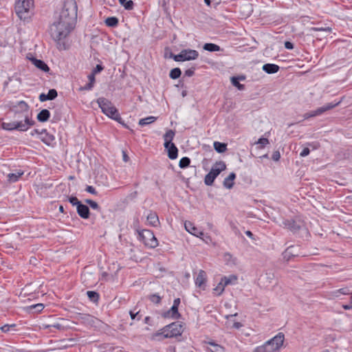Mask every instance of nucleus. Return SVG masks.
Listing matches in <instances>:
<instances>
[{
  "mask_svg": "<svg viewBox=\"0 0 352 352\" xmlns=\"http://www.w3.org/2000/svg\"><path fill=\"white\" fill-rule=\"evenodd\" d=\"M78 6L75 0H65L58 19L50 26L51 36L56 41L65 38L75 28Z\"/></svg>",
  "mask_w": 352,
  "mask_h": 352,
  "instance_id": "f257e3e1",
  "label": "nucleus"
},
{
  "mask_svg": "<svg viewBox=\"0 0 352 352\" xmlns=\"http://www.w3.org/2000/svg\"><path fill=\"white\" fill-rule=\"evenodd\" d=\"M184 331L183 322H174L164 326L152 335V340L162 342L165 338H173L181 336Z\"/></svg>",
  "mask_w": 352,
  "mask_h": 352,
  "instance_id": "f03ea898",
  "label": "nucleus"
},
{
  "mask_svg": "<svg viewBox=\"0 0 352 352\" xmlns=\"http://www.w3.org/2000/svg\"><path fill=\"white\" fill-rule=\"evenodd\" d=\"M96 102L104 114L118 122L124 124L118 110L109 100L104 97H100L97 99Z\"/></svg>",
  "mask_w": 352,
  "mask_h": 352,
  "instance_id": "7ed1b4c3",
  "label": "nucleus"
},
{
  "mask_svg": "<svg viewBox=\"0 0 352 352\" xmlns=\"http://www.w3.org/2000/svg\"><path fill=\"white\" fill-rule=\"evenodd\" d=\"M35 124L34 120L31 118L25 117V122H23V120L12 121V122H1L0 123V127L6 131H14L16 130L21 132L27 131L32 126Z\"/></svg>",
  "mask_w": 352,
  "mask_h": 352,
  "instance_id": "20e7f679",
  "label": "nucleus"
},
{
  "mask_svg": "<svg viewBox=\"0 0 352 352\" xmlns=\"http://www.w3.org/2000/svg\"><path fill=\"white\" fill-rule=\"evenodd\" d=\"M30 107L28 104L23 101H19L16 104H13L10 107V111L14 113V118L21 120L23 119V122H25V117L30 118L29 116Z\"/></svg>",
  "mask_w": 352,
  "mask_h": 352,
  "instance_id": "39448f33",
  "label": "nucleus"
},
{
  "mask_svg": "<svg viewBox=\"0 0 352 352\" xmlns=\"http://www.w3.org/2000/svg\"><path fill=\"white\" fill-rule=\"evenodd\" d=\"M226 165L224 162H217L212 167L210 171L205 176L204 182L207 186H211L215 178L225 169Z\"/></svg>",
  "mask_w": 352,
  "mask_h": 352,
  "instance_id": "423d86ee",
  "label": "nucleus"
},
{
  "mask_svg": "<svg viewBox=\"0 0 352 352\" xmlns=\"http://www.w3.org/2000/svg\"><path fill=\"white\" fill-rule=\"evenodd\" d=\"M199 57V52L195 50L184 49L179 54L175 55L170 53V58L176 62L196 60Z\"/></svg>",
  "mask_w": 352,
  "mask_h": 352,
  "instance_id": "0eeeda50",
  "label": "nucleus"
},
{
  "mask_svg": "<svg viewBox=\"0 0 352 352\" xmlns=\"http://www.w3.org/2000/svg\"><path fill=\"white\" fill-rule=\"evenodd\" d=\"M139 239L149 248H155L158 246V241L153 231L147 229L138 232Z\"/></svg>",
  "mask_w": 352,
  "mask_h": 352,
  "instance_id": "6e6552de",
  "label": "nucleus"
},
{
  "mask_svg": "<svg viewBox=\"0 0 352 352\" xmlns=\"http://www.w3.org/2000/svg\"><path fill=\"white\" fill-rule=\"evenodd\" d=\"M76 318L80 323L89 327L100 328L102 324L100 320L89 314L80 313Z\"/></svg>",
  "mask_w": 352,
  "mask_h": 352,
  "instance_id": "1a4fd4ad",
  "label": "nucleus"
},
{
  "mask_svg": "<svg viewBox=\"0 0 352 352\" xmlns=\"http://www.w3.org/2000/svg\"><path fill=\"white\" fill-rule=\"evenodd\" d=\"M33 6L34 0H16L14 9L16 14L22 19L23 17L25 18L23 15L28 13Z\"/></svg>",
  "mask_w": 352,
  "mask_h": 352,
  "instance_id": "9d476101",
  "label": "nucleus"
},
{
  "mask_svg": "<svg viewBox=\"0 0 352 352\" xmlns=\"http://www.w3.org/2000/svg\"><path fill=\"white\" fill-rule=\"evenodd\" d=\"M339 103L340 102H336L335 104L331 103H331H328V104H327L326 105H324L323 107L318 108L315 111H309V112L305 113L303 115V118H304L305 120H307V119H309L310 118H313V117H315V116H318L322 115L325 111H327L328 110H330V109L336 107V106H338L339 104Z\"/></svg>",
  "mask_w": 352,
  "mask_h": 352,
  "instance_id": "9b49d317",
  "label": "nucleus"
},
{
  "mask_svg": "<svg viewBox=\"0 0 352 352\" xmlns=\"http://www.w3.org/2000/svg\"><path fill=\"white\" fill-rule=\"evenodd\" d=\"M285 340V336L283 333H278L274 338L267 340L270 342L269 346L272 349V352H279L280 348L283 345Z\"/></svg>",
  "mask_w": 352,
  "mask_h": 352,
  "instance_id": "f8f14e48",
  "label": "nucleus"
},
{
  "mask_svg": "<svg viewBox=\"0 0 352 352\" xmlns=\"http://www.w3.org/2000/svg\"><path fill=\"white\" fill-rule=\"evenodd\" d=\"M207 281V275L206 272L203 270H200L198 272V274L195 278V285L200 289H205Z\"/></svg>",
  "mask_w": 352,
  "mask_h": 352,
  "instance_id": "ddd939ff",
  "label": "nucleus"
},
{
  "mask_svg": "<svg viewBox=\"0 0 352 352\" xmlns=\"http://www.w3.org/2000/svg\"><path fill=\"white\" fill-rule=\"evenodd\" d=\"M283 225L285 228L289 230L292 232H298L301 227L300 223L293 219H284L283 221Z\"/></svg>",
  "mask_w": 352,
  "mask_h": 352,
  "instance_id": "4468645a",
  "label": "nucleus"
},
{
  "mask_svg": "<svg viewBox=\"0 0 352 352\" xmlns=\"http://www.w3.org/2000/svg\"><path fill=\"white\" fill-rule=\"evenodd\" d=\"M184 226L186 231L195 236L201 237V236L204 235V233L196 228L195 225L190 221H186Z\"/></svg>",
  "mask_w": 352,
  "mask_h": 352,
  "instance_id": "2eb2a0df",
  "label": "nucleus"
},
{
  "mask_svg": "<svg viewBox=\"0 0 352 352\" xmlns=\"http://www.w3.org/2000/svg\"><path fill=\"white\" fill-rule=\"evenodd\" d=\"M78 214L84 219H87L90 216V210L87 205L82 204V202L76 207Z\"/></svg>",
  "mask_w": 352,
  "mask_h": 352,
  "instance_id": "dca6fc26",
  "label": "nucleus"
},
{
  "mask_svg": "<svg viewBox=\"0 0 352 352\" xmlns=\"http://www.w3.org/2000/svg\"><path fill=\"white\" fill-rule=\"evenodd\" d=\"M40 140L46 145L53 146L55 144V137L54 135L49 133L45 129V133L41 135Z\"/></svg>",
  "mask_w": 352,
  "mask_h": 352,
  "instance_id": "f3484780",
  "label": "nucleus"
},
{
  "mask_svg": "<svg viewBox=\"0 0 352 352\" xmlns=\"http://www.w3.org/2000/svg\"><path fill=\"white\" fill-rule=\"evenodd\" d=\"M162 316L165 318H170L177 320L179 319L182 316L178 311V307L172 306L169 310L162 314Z\"/></svg>",
  "mask_w": 352,
  "mask_h": 352,
  "instance_id": "a211bd4d",
  "label": "nucleus"
},
{
  "mask_svg": "<svg viewBox=\"0 0 352 352\" xmlns=\"http://www.w3.org/2000/svg\"><path fill=\"white\" fill-rule=\"evenodd\" d=\"M148 224L153 227H157L160 225V220L156 212L150 211L146 217Z\"/></svg>",
  "mask_w": 352,
  "mask_h": 352,
  "instance_id": "6ab92c4d",
  "label": "nucleus"
},
{
  "mask_svg": "<svg viewBox=\"0 0 352 352\" xmlns=\"http://www.w3.org/2000/svg\"><path fill=\"white\" fill-rule=\"evenodd\" d=\"M168 152V157L170 160H175L178 156V148L174 143L170 144L168 146H164Z\"/></svg>",
  "mask_w": 352,
  "mask_h": 352,
  "instance_id": "aec40b11",
  "label": "nucleus"
},
{
  "mask_svg": "<svg viewBox=\"0 0 352 352\" xmlns=\"http://www.w3.org/2000/svg\"><path fill=\"white\" fill-rule=\"evenodd\" d=\"M279 69L280 67L276 64L266 63L263 66V70L270 74L278 72Z\"/></svg>",
  "mask_w": 352,
  "mask_h": 352,
  "instance_id": "412c9836",
  "label": "nucleus"
},
{
  "mask_svg": "<svg viewBox=\"0 0 352 352\" xmlns=\"http://www.w3.org/2000/svg\"><path fill=\"white\" fill-rule=\"evenodd\" d=\"M32 63L34 65L41 71H43L45 72H47L50 71V67L48 65L42 60L36 59L34 58L32 59Z\"/></svg>",
  "mask_w": 352,
  "mask_h": 352,
  "instance_id": "4be33fe9",
  "label": "nucleus"
},
{
  "mask_svg": "<svg viewBox=\"0 0 352 352\" xmlns=\"http://www.w3.org/2000/svg\"><path fill=\"white\" fill-rule=\"evenodd\" d=\"M24 174V171L22 170H16L14 173H9L7 175L8 181L10 183H14L17 182L19 178Z\"/></svg>",
  "mask_w": 352,
  "mask_h": 352,
  "instance_id": "5701e85b",
  "label": "nucleus"
},
{
  "mask_svg": "<svg viewBox=\"0 0 352 352\" xmlns=\"http://www.w3.org/2000/svg\"><path fill=\"white\" fill-rule=\"evenodd\" d=\"M175 135V133L172 129H168V131H166V132L164 135V146H168L170 144L173 143V140L174 139Z\"/></svg>",
  "mask_w": 352,
  "mask_h": 352,
  "instance_id": "b1692460",
  "label": "nucleus"
},
{
  "mask_svg": "<svg viewBox=\"0 0 352 352\" xmlns=\"http://www.w3.org/2000/svg\"><path fill=\"white\" fill-rule=\"evenodd\" d=\"M245 79V77L243 76H233L231 78V82L233 86L236 87L239 90H244L245 89V85L243 84H241L239 82V80H244Z\"/></svg>",
  "mask_w": 352,
  "mask_h": 352,
  "instance_id": "393cba45",
  "label": "nucleus"
},
{
  "mask_svg": "<svg viewBox=\"0 0 352 352\" xmlns=\"http://www.w3.org/2000/svg\"><path fill=\"white\" fill-rule=\"evenodd\" d=\"M236 178V174L234 173H231L230 175L225 178L223 181V186L226 188L230 189L234 186V180Z\"/></svg>",
  "mask_w": 352,
  "mask_h": 352,
  "instance_id": "a878e982",
  "label": "nucleus"
},
{
  "mask_svg": "<svg viewBox=\"0 0 352 352\" xmlns=\"http://www.w3.org/2000/svg\"><path fill=\"white\" fill-rule=\"evenodd\" d=\"M50 117V112L49 110L44 109H42L37 115L36 118L41 122H45L49 120Z\"/></svg>",
  "mask_w": 352,
  "mask_h": 352,
  "instance_id": "bb28decb",
  "label": "nucleus"
},
{
  "mask_svg": "<svg viewBox=\"0 0 352 352\" xmlns=\"http://www.w3.org/2000/svg\"><path fill=\"white\" fill-rule=\"evenodd\" d=\"M208 344L210 346V347L208 348L210 352H225V348L214 342H208Z\"/></svg>",
  "mask_w": 352,
  "mask_h": 352,
  "instance_id": "cd10ccee",
  "label": "nucleus"
},
{
  "mask_svg": "<svg viewBox=\"0 0 352 352\" xmlns=\"http://www.w3.org/2000/svg\"><path fill=\"white\" fill-rule=\"evenodd\" d=\"M270 342H265L263 344L256 346L253 352H272L270 345Z\"/></svg>",
  "mask_w": 352,
  "mask_h": 352,
  "instance_id": "c85d7f7f",
  "label": "nucleus"
},
{
  "mask_svg": "<svg viewBox=\"0 0 352 352\" xmlns=\"http://www.w3.org/2000/svg\"><path fill=\"white\" fill-rule=\"evenodd\" d=\"M237 276L236 275H230L229 276H223L221 280L223 282L224 285L228 286L230 284H234L237 281Z\"/></svg>",
  "mask_w": 352,
  "mask_h": 352,
  "instance_id": "c756f323",
  "label": "nucleus"
},
{
  "mask_svg": "<svg viewBox=\"0 0 352 352\" xmlns=\"http://www.w3.org/2000/svg\"><path fill=\"white\" fill-rule=\"evenodd\" d=\"M203 48L204 50H206V51H208L210 52H219L221 50V48L218 45L214 44V43H205Z\"/></svg>",
  "mask_w": 352,
  "mask_h": 352,
  "instance_id": "7c9ffc66",
  "label": "nucleus"
},
{
  "mask_svg": "<svg viewBox=\"0 0 352 352\" xmlns=\"http://www.w3.org/2000/svg\"><path fill=\"white\" fill-rule=\"evenodd\" d=\"M119 20L116 16H110L106 19L105 24L108 27L114 28L118 25Z\"/></svg>",
  "mask_w": 352,
  "mask_h": 352,
  "instance_id": "2f4dec72",
  "label": "nucleus"
},
{
  "mask_svg": "<svg viewBox=\"0 0 352 352\" xmlns=\"http://www.w3.org/2000/svg\"><path fill=\"white\" fill-rule=\"evenodd\" d=\"M87 295L89 298V299L90 300V301H91L94 303L98 302V300L100 299V295L98 292H96L95 291H88L87 292Z\"/></svg>",
  "mask_w": 352,
  "mask_h": 352,
  "instance_id": "473e14b6",
  "label": "nucleus"
},
{
  "mask_svg": "<svg viewBox=\"0 0 352 352\" xmlns=\"http://www.w3.org/2000/svg\"><path fill=\"white\" fill-rule=\"evenodd\" d=\"M214 148L217 153H222L226 151L227 144L219 142H214Z\"/></svg>",
  "mask_w": 352,
  "mask_h": 352,
  "instance_id": "72a5a7b5",
  "label": "nucleus"
},
{
  "mask_svg": "<svg viewBox=\"0 0 352 352\" xmlns=\"http://www.w3.org/2000/svg\"><path fill=\"white\" fill-rule=\"evenodd\" d=\"M226 286L224 285L223 282L221 280L218 285L213 289V293L217 296H220L223 294L225 287Z\"/></svg>",
  "mask_w": 352,
  "mask_h": 352,
  "instance_id": "f704fd0d",
  "label": "nucleus"
},
{
  "mask_svg": "<svg viewBox=\"0 0 352 352\" xmlns=\"http://www.w3.org/2000/svg\"><path fill=\"white\" fill-rule=\"evenodd\" d=\"M182 75V71L179 67L172 69L169 73V77L173 80L179 78Z\"/></svg>",
  "mask_w": 352,
  "mask_h": 352,
  "instance_id": "c9c22d12",
  "label": "nucleus"
},
{
  "mask_svg": "<svg viewBox=\"0 0 352 352\" xmlns=\"http://www.w3.org/2000/svg\"><path fill=\"white\" fill-rule=\"evenodd\" d=\"M157 120L156 117L154 116H148L145 118L140 119L139 121V124L142 126L151 124Z\"/></svg>",
  "mask_w": 352,
  "mask_h": 352,
  "instance_id": "e433bc0d",
  "label": "nucleus"
},
{
  "mask_svg": "<svg viewBox=\"0 0 352 352\" xmlns=\"http://www.w3.org/2000/svg\"><path fill=\"white\" fill-rule=\"evenodd\" d=\"M135 309H135L134 310H131L129 311V315L131 316V320H136L139 321L142 319V315L140 314V311H135Z\"/></svg>",
  "mask_w": 352,
  "mask_h": 352,
  "instance_id": "4c0bfd02",
  "label": "nucleus"
},
{
  "mask_svg": "<svg viewBox=\"0 0 352 352\" xmlns=\"http://www.w3.org/2000/svg\"><path fill=\"white\" fill-rule=\"evenodd\" d=\"M190 164V159L188 157H182L179 162V166L181 168H187Z\"/></svg>",
  "mask_w": 352,
  "mask_h": 352,
  "instance_id": "58836bf2",
  "label": "nucleus"
},
{
  "mask_svg": "<svg viewBox=\"0 0 352 352\" xmlns=\"http://www.w3.org/2000/svg\"><path fill=\"white\" fill-rule=\"evenodd\" d=\"M85 202L92 209L96 210L99 212L101 211L100 206L95 201L87 199L85 200Z\"/></svg>",
  "mask_w": 352,
  "mask_h": 352,
  "instance_id": "ea45409f",
  "label": "nucleus"
},
{
  "mask_svg": "<svg viewBox=\"0 0 352 352\" xmlns=\"http://www.w3.org/2000/svg\"><path fill=\"white\" fill-rule=\"evenodd\" d=\"M269 143V140L265 138H261L256 142V144L258 145V148L259 149L264 148L266 146V145L268 144Z\"/></svg>",
  "mask_w": 352,
  "mask_h": 352,
  "instance_id": "a19ab883",
  "label": "nucleus"
},
{
  "mask_svg": "<svg viewBox=\"0 0 352 352\" xmlns=\"http://www.w3.org/2000/svg\"><path fill=\"white\" fill-rule=\"evenodd\" d=\"M294 246H289L288 247L285 252H284V258H286L287 261L290 259L291 257L295 256L296 255L293 254L292 252V248Z\"/></svg>",
  "mask_w": 352,
  "mask_h": 352,
  "instance_id": "79ce46f5",
  "label": "nucleus"
},
{
  "mask_svg": "<svg viewBox=\"0 0 352 352\" xmlns=\"http://www.w3.org/2000/svg\"><path fill=\"white\" fill-rule=\"evenodd\" d=\"M29 310H34L35 312H41L44 309V305L38 303L28 307Z\"/></svg>",
  "mask_w": 352,
  "mask_h": 352,
  "instance_id": "37998d69",
  "label": "nucleus"
},
{
  "mask_svg": "<svg viewBox=\"0 0 352 352\" xmlns=\"http://www.w3.org/2000/svg\"><path fill=\"white\" fill-rule=\"evenodd\" d=\"M148 299L155 304H160L162 300V298L158 294H151L148 296Z\"/></svg>",
  "mask_w": 352,
  "mask_h": 352,
  "instance_id": "c03bdc74",
  "label": "nucleus"
},
{
  "mask_svg": "<svg viewBox=\"0 0 352 352\" xmlns=\"http://www.w3.org/2000/svg\"><path fill=\"white\" fill-rule=\"evenodd\" d=\"M334 293L336 296L338 297L340 294L349 295L350 294V291L348 287H343L336 290Z\"/></svg>",
  "mask_w": 352,
  "mask_h": 352,
  "instance_id": "a18cd8bd",
  "label": "nucleus"
},
{
  "mask_svg": "<svg viewBox=\"0 0 352 352\" xmlns=\"http://www.w3.org/2000/svg\"><path fill=\"white\" fill-rule=\"evenodd\" d=\"M121 5L124 6V9L126 10H131L133 9L134 7V3L132 0H126L125 2Z\"/></svg>",
  "mask_w": 352,
  "mask_h": 352,
  "instance_id": "49530a36",
  "label": "nucleus"
},
{
  "mask_svg": "<svg viewBox=\"0 0 352 352\" xmlns=\"http://www.w3.org/2000/svg\"><path fill=\"white\" fill-rule=\"evenodd\" d=\"M67 201L72 205L76 206V207L81 203L80 201L76 197L72 196L67 197Z\"/></svg>",
  "mask_w": 352,
  "mask_h": 352,
  "instance_id": "de8ad7c7",
  "label": "nucleus"
},
{
  "mask_svg": "<svg viewBox=\"0 0 352 352\" xmlns=\"http://www.w3.org/2000/svg\"><path fill=\"white\" fill-rule=\"evenodd\" d=\"M58 96L57 91L54 89H50L47 94V96L49 100L55 99Z\"/></svg>",
  "mask_w": 352,
  "mask_h": 352,
  "instance_id": "09e8293b",
  "label": "nucleus"
},
{
  "mask_svg": "<svg viewBox=\"0 0 352 352\" xmlns=\"http://www.w3.org/2000/svg\"><path fill=\"white\" fill-rule=\"evenodd\" d=\"M196 69H197L196 66H192L190 68H189L185 71L184 76H188V77H191V76H194Z\"/></svg>",
  "mask_w": 352,
  "mask_h": 352,
  "instance_id": "8fccbe9b",
  "label": "nucleus"
},
{
  "mask_svg": "<svg viewBox=\"0 0 352 352\" xmlns=\"http://www.w3.org/2000/svg\"><path fill=\"white\" fill-rule=\"evenodd\" d=\"M16 324H5L3 326H2L0 329L1 330L2 332L3 333H7L8 331H10V330L11 329H14V327H16Z\"/></svg>",
  "mask_w": 352,
  "mask_h": 352,
  "instance_id": "3c124183",
  "label": "nucleus"
},
{
  "mask_svg": "<svg viewBox=\"0 0 352 352\" xmlns=\"http://www.w3.org/2000/svg\"><path fill=\"white\" fill-rule=\"evenodd\" d=\"M103 69H104V67L102 65H100V64H98L93 69L91 72L94 73V74H97L101 72Z\"/></svg>",
  "mask_w": 352,
  "mask_h": 352,
  "instance_id": "603ef678",
  "label": "nucleus"
},
{
  "mask_svg": "<svg viewBox=\"0 0 352 352\" xmlns=\"http://www.w3.org/2000/svg\"><path fill=\"white\" fill-rule=\"evenodd\" d=\"M85 190L94 195H98V192L96 190L95 188H94L92 186H87Z\"/></svg>",
  "mask_w": 352,
  "mask_h": 352,
  "instance_id": "864d4df0",
  "label": "nucleus"
},
{
  "mask_svg": "<svg viewBox=\"0 0 352 352\" xmlns=\"http://www.w3.org/2000/svg\"><path fill=\"white\" fill-rule=\"evenodd\" d=\"M280 158V153L279 151H275L273 152V154L272 155V159L275 161L278 162Z\"/></svg>",
  "mask_w": 352,
  "mask_h": 352,
  "instance_id": "5fc2aeb1",
  "label": "nucleus"
},
{
  "mask_svg": "<svg viewBox=\"0 0 352 352\" xmlns=\"http://www.w3.org/2000/svg\"><path fill=\"white\" fill-rule=\"evenodd\" d=\"M94 85L91 84L90 82L87 83L85 86L80 87V91H85V90H91L94 87Z\"/></svg>",
  "mask_w": 352,
  "mask_h": 352,
  "instance_id": "6e6d98bb",
  "label": "nucleus"
},
{
  "mask_svg": "<svg viewBox=\"0 0 352 352\" xmlns=\"http://www.w3.org/2000/svg\"><path fill=\"white\" fill-rule=\"evenodd\" d=\"M43 133H45V129H42L41 131H40L38 129H35L33 131H32L30 134L32 136L34 135L35 134H38V135H43Z\"/></svg>",
  "mask_w": 352,
  "mask_h": 352,
  "instance_id": "4d7b16f0",
  "label": "nucleus"
},
{
  "mask_svg": "<svg viewBox=\"0 0 352 352\" xmlns=\"http://www.w3.org/2000/svg\"><path fill=\"white\" fill-rule=\"evenodd\" d=\"M310 153V150L309 148H304L302 151L300 153V157H306Z\"/></svg>",
  "mask_w": 352,
  "mask_h": 352,
  "instance_id": "13d9d810",
  "label": "nucleus"
},
{
  "mask_svg": "<svg viewBox=\"0 0 352 352\" xmlns=\"http://www.w3.org/2000/svg\"><path fill=\"white\" fill-rule=\"evenodd\" d=\"M95 75L96 74H94V73H91L89 76H88V79H89V82H90L91 84L94 85L95 84V81H96V79H95Z\"/></svg>",
  "mask_w": 352,
  "mask_h": 352,
  "instance_id": "bf43d9fd",
  "label": "nucleus"
},
{
  "mask_svg": "<svg viewBox=\"0 0 352 352\" xmlns=\"http://www.w3.org/2000/svg\"><path fill=\"white\" fill-rule=\"evenodd\" d=\"M284 45L285 47L287 50H293L294 47V44L290 41H285Z\"/></svg>",
  "mask_w": 352,
  "mask_h": 352,
  "instance_id": "052dcab7",
  "label": "nucleus"
},
{
  "mask_svg": "<svg viewBox=\"0 0 352 352\" xmlns=\"http://www.w3.org/2000/svg\"><path fill=\"white\" fill-rule=\"evenodd\" d=\"M39 100L41 102H45V101H47V100H48V98L47 96V94H44V93H42L40 94L39 96Z\"/></svg>",
  "mask_w": 352,
  "mask_h": 352,
  "instance_id": "680f3d73",
  "label": "nucleus"
},
{
  "mask_svg": "<svg viewBox=\"0 0 352 352\" xmlns=\"http://www.w3.org/2000/svg\"><path fill=\"white\" fill-rule=\"evenodd\" d=\"M180 302H181L180 298H177L174 300L173 306L179 307Z\"/></svg>",
  "mask_w": 352,
  "mask_h": 352,
  "instance_id": "e2e57ef3",
  "label": "nucleus"
},
{
  "mask_svg": "<svg viewBox=\"0 0 352 352\" xmlns=\"http://www.w3.org/2000/svg\"><path fill=\"white\" fill-rule=\"evenodd\" d=\"M242 326H243L242 324L239 322H234L232 325L233 328L237 329L241 328Z\"/></svg>",
  "mask_w": 352,
  "mask_h": 352,
  "instance_id": "0e129e2a",
  "label": "nucleus"
},
{
  "mask_svg": "<svg viewBox=\"0 0 352 352\" xmlns=\"http://www.w3.org/2000/svg\"><path fill=\"white\" fill-rule=\"evenodd\" d=\"M151 318L150 316H146L144 318V323L147 324H151Z\"/></svg>",
  "mask_w": 352,
  "mask_h": 352,
  "instance_id": "69168bd1",
  "label": "nucleus"
},
{
  "mask_svg": "<svg viewBox=\"0 0 352 352\" xmlns=\"http://www.w3.org/2000/svg\"><path fill=\"white\" fill-rule=\"evenodd\" d=\"M342 308H343L344 310H349V309H352V305H342Z\"/></svg>",
  "mask_w": 352,
  "mask_h": 352,
  "instance_id": "338daca9",
  "label": "nucleus"
},
{
  "mask_svg": "<svg viewBox=\"0 0 352 352\" xmlns=\"http://www.w3.org/2000/svg\"><path fill=\"white\" fill-rule=\"evenodd\" d=\"M245 233V234H246L248 236H249V237H250V238H252V237H253V233H252L251 231H250V230H247Z\"/></svg>",
  "mask_w": 352,
  "mask_h": 352,
  "instance_id": "774afa93",
  "label": "nucleus"
}]
</instances>
